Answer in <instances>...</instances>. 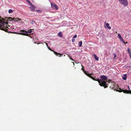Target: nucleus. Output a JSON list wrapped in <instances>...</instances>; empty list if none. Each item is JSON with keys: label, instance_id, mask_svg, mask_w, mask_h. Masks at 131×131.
<instances>
[{"label": "nucleus", "instance_id": "nucleus-37", "mask_svg": "<svg viewBox=\"0 0 131 131\" xmlns=\"http://www.w3.org/2000/svg\"><path fill=\"white\" fill-rule=\"evenodd\" d=\"M27 2H28L29 3V1L28 0V1H27Z\"/></svg>", "mask_w": 131, "mask_h": 131}, {"label": "nucleus", "instance_id": "nucleus-38", "mask_svg": "<svg viewBox=\"0 0 131 131\" xmlns=\"http://www.w3.org/2000/svg\"><path fill=\"white\" fill-rule=\"evenodd\" d=\"M107 82H108V81H107Z\"/></svg>", "mask_w": 131, "mask_h": 131}, {"label": "nucleus", "instance_id": "nucleus-13", "mask_svg": "<svg viewBox=\"0 0 131 131\" xmlns=\"http://www.w3.org/2000/svg\"><path fill=\"white\" fill-rule=\"evenodd\" d=\"M82 41H81L79 42L78 43L79 46V47H81L82 46Z\"/></svg>", "mask_w": 131, "mask_h": 131}, {"label": "nucleus", "instance_id": "nucleus-1", "mask_svg": "<svg viewBox=\"0 0 131 131\" xmlns=\"http://www.w3.org/2000/svg\"><path fill=\"white\" fill-rule=\"evenodd\" d=\"M9 18L7 17H6L4 18H3L2 19H0V29L4 31H5L7 32V31L8 29L9 28L7 27L6 25L8 24V23H5V21L7 22H9L10 21V20H9Z\"/></svg>", "mask_w": 131, "mask_h": 131}, {"label": "nucleus", "instance_id": "nucleus-17", "mask_svg": "<svg viewBox=\"0 0 131 131\" xmlns=\"http://www.w3.org/2000/svg\"><path fill=\"white\" fill-rule=\"evenodd\" d=\"M13 12V10L11 9H10L8 10V13H11Z\"/></svg>", "mask_w": 131, "mask_h": 131}, {"label": "nucleus", "instance_id": "nucleus-5", "mask_svg": "<svg viewBox=\"0 0 131 131\" xmlns=\"http://www.w3.org/2000/svg\"><path fill=\"white\" fill-rule=\"evenodd\" d=\"M51 7L53 9L57 10L58 8L57 6L53 2H51Z\"/></svg>", "mask_w": 131, "mask_h": 131}, {"label": "nucleus", "instance_id": "nucleus-29", "mask_svg": "<svg viewBox=\"0 0 131 131\" xmlns=\"http://www.w3.org/2000/svg\"><path fill=\"white\" fill-rule=\"evenodd\" d=\"M129 56H130V58H131V53H129Z\"/></svg>", "mask_w": 131, "mask_h": 131}, {"label": "nucleus", "instance_id": "nucleus-16", "mask_svg": "<svg viewBox=\"0 0 131 131\" xmlns=\"http://www.w3.org/2000/svg\"><path fill=\"white\" fill-rule=\"evenodd\" d=\"M32 31L31 29H30V30H28L27 31H26V33H31L32 32Z\"/></svg>", "mask_w": 131, "mask_h": 131}, {"label": "nucleus", "instance_id": "nucleus-24", "mask_svg": "<svg viewBox=\"0 0 131 131\" xmlns=\"http://www.w3.org/2000/svg\"><path fill=\"white\" fill-rule=\"evenodd\" d=\"M81 66H82V68L81 69V70H83V71H84V67L82 65H81Z\"/></svg>", "mask_w": 131, "mask_h": 131}, {"label": "nucleus", "instance_id": "nucleus-28", "mask_svg": "<svg viewBox=\"0 0 131 131\" xmlns=\"http://www.w3.org/2000/svg\"><path fill=\"white\" fill-rule=\"evenodd\" d=\"M75 39H73L72 40V42H74L75 41Z\"/></svg>", "mask_w": 131, "mask_h": 131}, {"label": "nucleus", "instance_id": "nucleus-26", "mask_svg": "<svg viewBox=\"0 0 131 131\" xmlns=\"http://www.w3.org/2000/svg\"><path fill=\"white\" fill-rule=\"evenodd\" d=\"M77 37V35H75V36H74L73 37V38H75Z\"/></svg>", "mask_w": 131, "mask_h": 131}, {"label": "nucleus", "instance_id": "nucleus-40", "mask_svg": "<svg viewBox=\"0 0 131 131\" xmlns=\"http://www.w3.org/2000/svg\"><path fill=\"white\" fill-rule=\"evenodd\" d=\"M35 43H36V42H35Z\"/></svg>", "mask_w": 131, "mask_h": 131}, {"label": "nucleus", "instance_id": "nucleus-22", "mask_svg": "<svg viewBox=\"0 0 131 131\" xmlns=\"http://www.w3.org/2000/svg\"><path fill=\"white\" fill-rule=\"evenodd\" d=\"M35 23V21H32L31 22V24L32 25L34 24Z\"/></svg>", "mask_w": 131, "mask_h": 131}, {"label": "nucleus", "instance_id": "nucleus-4", "mask_svg": "<svg viewBox=\"0 0 131 131\" xmlns=\"http://www.w3.org/2000/svg\"><path fill=\"white\" fill-rule=\"evenodd\" d=\"M46 45L48 47V48L51 51H52L54 53V54H55L56 56H58L59 57H61L62 56L63 54H61L60 53H57V52L53 50L50 48L48 46V44L47 43H46Z\"/></svg>", "mask_w": 131, "mask_h": 131}, {"label": "nucleus", "instance_id": "nucleus-19", "mask_svg": "<svg viewBox=\"0 0 131 131\" xmlns=\"http://www.w3.org/2000/svg\"><path fill=\"white\" fill-rule=\"evenodd\" d=\"M67 55H68V56L69 57L70 59H71L72 60V61H74V60L73 59H72L70 56V55L68 54H67Z\"/></svg>", "mask_w": 131, "mask_h": 131}, {"label": "nucleus", "instance_id": "nucleus-7", "mask_svg": "<svg viewBox=\"0 0 131 131\" xmlns=\"http://www.w3.org/2000/svg\"><path fill=\"white\" fill-rule=\"evenodd\" d=\"M88 72H86L85 73L88 76L91 78V79L93 80H94L95 81L96 79L92 76L91 75L92 74H89L88 73Z\"/></svg>", "mask_w": 131, "mask_h": 131}, {"label": "nucleus", "instance_id": "nucleus-25", "mask_svg": "<svg viewBox=\"0 0 131 131\" xmlns=\"http://www.w3.org/2000/svg\"><path fill=\"white\" fill-rule=\"evenodd\" d=\"M113 81L111 80H108V82L109 83H112Z\"/></svg>", "mask_w": 131, "mask_h": 131}, {"label": "nucleus", "instance_id": "nucleus-15", "mask_svg": "<svg viewBox=\"0 0 131 131\" xmlns=\"http://www.w3.org/2000/svg\"><path fill=\"white\" fill-rule=\"evenodd\" d=\"M119 39L123 43H125V42H124L123 39L122 38V37L120 38Z\"/></svg>", "mask_w": 131, "mask_h": 131}, {"label": "nucleus", "instance_id": "nucleus-12", "mask_svg": "<svg viewBox=\"0 0 131 131\" xmlns=\"http://www.w3.org/2000/svg\"><path fill=\"white\" fill-rule=\"evenodd\" d=\"M58 36L60 37H63V35L61 32H60L58 34Z\"/></svg>", "mask_w": 131, "mask_h": 131}, {"label": "nucleus", "instance_id": "nucleus-35", "mask_svg": "<svg viewBox=\"0 0 131 131\" xmlns=\"http://www.w3.org/2000/svg\"><path fill=\"white\" fill-rule=\"evenodd\" d=\"M114 90H117L116 89H114Z\"/></svg>", "mask_w": 131, "mask_h": 131}, {"label": "nucleus", "instance_id": "nucleus-21", "mask_svg": "<svg viewBox=\"0 0 131 131\" xmlns=\"http://www.w3.org/2000/svg\"><path fill=\"white\" fill-rule=\"evenodd\" d=\"M127 51L128 53H131L130 50L129 48H128Z\"/></svg>", "mask_w": 131, "mask_h": 131}, {"label": "nucleus", "instance_id": "nucleus-34", "mask_svg": "<svg viewBox=\"0 0 131 131\" xmlns=\"http://www.w3.org/2000/svg\"><path fill=\"white\" fill-rule=\"evenodd\" d=\"M120 90H122V89H121ZM127 90V89H126V90Z\"/></svg>", "mask_w": 131, "mask_h": 131}, {"label": "nucleus", "instance_id": "nucleus-27", "mask_svg": "<svg viewBox=\"0 0 131 131\" xmlns=\"http://www.w3.org/2000/svg\"><path fill=\"white\" fill-rule=\"evenodd\" d=\"M114 57H115V58L116 57V54H115V53H114Z\"/></svg>", "mask_w": 131, "mask_h": 131}, {"label": "nucleus", "instance_id": "nucleus-6", "mask_svg": "<svg viewBox=\"0 0 131 131\" xmlns=\"http://www.w3.org/2000/svg\"><path fill=\"white\" fill-rule=\"evenodd\" d=\"M119 92H123L124 93L131 94V91H116Z\"/></svg>", "mask_w": 131, "mask_h": 131}, {"label": "nucleus", "instance_id": "nucleus-31", "mask_svg": "<svg viewBox=\"0 0 131 131\" xmlns=\"http://www.w3.org/2000/svg\"><path fill=\"white\" fill-rule=\"evenodd\" d=\"M17 19L18 20H19V21H20L21 20V19H19L18 18H17Z\"/></svg>", "mask_w": 131, "mask_h": 131}, {"label": "nucleus", "instance_id": "nucleus-3", "mask_svg": "<svg viewBox=\"0 0 131 131\" xmlns=\"http://www.w3.org/2000/svg\"><path fill=\"white\" fill-rule=\"evenodd\" d=\"M119 3L124 6H126L128 5V4L127 0H118Z\"/></svg>", "mask_w": 131, "mask_h": 131}, {"label": "nucleus", "instance_id": "nucleus-33", "mask_svg": "<svg viewBox=\"0 0 131 131\" xmlns=\"http://www.w3.org/2000/svg\"><path fill=\"white\" fill-rule=\"evenodd\" d=\"M127 43V42H125V43H124L125 44H126V43Z\"/></svg>", "mask_w": 131, "mask_h": 131}, {"label": "nucleus", "instance_id": "nucleus-11", "mask_svg": "<svg viewBox=\"0 0 131 131\" xmlns=\"http://www.w3.org/2000/svg\"><path fill=\"white\" fill-rule=\"evenodd\" d=\"M122 78L124 80H126L127 79L126 74H125L123 75Z\"/></svg>", "mask_w": 131, "mask_h": 131}, {"label": "nucleus", "instance_id": "nucleus-18", "mask_svg": "<svg viewBox=\"0 0 131 131\" xmlns=\"http://www.w3.org/2000/svg\"><path fill=\"white\" fill-rule=\"evenodd\" d=\"M20 34L21 35H24L27 36H28L29 35V34H25V33H20Z\"/></svg>", "mask_w": 131, "mask_h": 131}, {"label": "nucleus", "instance_id": "nucleus-30", "mask_svg": "<svg viewBox=\"0 0 131 131\" xmlns=\"http://www.w3.org/2000/svg\"><path fill=\"white\" fill-rule=\"evenodd\" d=\"M105 28H106V22H105Z\"/></svg>", "mask_w": 131, "mask_h": 131}, {"label": "nucleus", "instance_id": "nucleus-2", "mask_svg": "<svg viewBox=\"0 0 131 131\" xmlns=\"http://www.w3.org/2000/svg\"><path fill=\"white\" fill-rule=\"evenodd\" d=\"M101 79L96 78L95 81L99 82V84L101 86H103L104 88H106V77L103 75L100 76Z\"/></svg>", "mask_w": 131, "mask_h": 131}, {"label": "nucleus", "instance_id": "nucleus-20", "mask_svg": "<svg viewBox=\"0 0 131 131\" xmlns=\"http://www.w3.org/2000/svg\"><path fill=\"white\" fill-rule=\"evenodd\" d=\"M20 31H22V32H25L26 33V32H26V30H20Z\"/></svg>", "mask_w": 131, "mask_h": 131}, {"label": "nucleus", "instance_id": "nucleus-36", "mask_svg": "<svg viewBox=\"0 0 131 131\" xmlns=\"http://www.w3.org/2000/svg\"><path fill=\"white\" fill-rule=\"evenodd\" d=\"M72 63H73V65H74V62H73Z\"/></svg>", "mask_w": 131, "mask_h": 131}, {"label": "nucleus", "instance_id": "nucleus-10", "mask_svg": "<svg viewBox=\"0 0 131 131\" xmlns=\"http://www.w3.org/2000/svg\"><path fill=\"white\" fill-rule=\"evenodd\" d=\"M93 55H94V58L97 61L99 60V58L95 54H93Z\"/></svg>", "mask_w": 131, "mask_h": 131}, {"label": "nucleus", "instance_id": "nucleus-14", "mask_svg": "<svg viewBox=\"0 0 131 131\" xmlns=\"http://www.w3.org/2000/svg\"><path fill=\"white\" fill-rule=\"evenodd\" d=\"M107 28L110 29L111 28V26H110L109 24L108 23H107Z\"/></svg>", "mask_w": 131, "mask_h": 131}, {"label": "nucleus", "instance_id": "nucleus-32", "mask_svg": "<svg viewBox=\"0 0 131 131\" xmlns=\"http://www.w3.org/2000/svg\"><path fill=\"white\" fill-rule=\"evenodd\" d=\"M127 86L128 87V89H129V90H130V88H129V86Z\"/></svg>", "mask_w": 131, "mask_h": 131}, {"label": "nucleus", "instance_id": "nucleus-8", "mask_svg": "<svg viewBox=\"0 0 131 131\" xmlns=\"http://www.w3.org/2000/svg\"><path fill=\"white\" fill-rule=\"evenodd\" d=\"M9 19H8V20H9L10 21H16L17 20L16 19H17V18H12L11 17H9ZM9 20H8V21Z\"/></svg>", "mask_w": 131, "mask_h": 131}, {"label": "nucleus", "instance_id": "nucleus-39", "mask_svg": "<svg viewBox=\"0 0 131 131\" xmlns=\"http://www.w3.org/2000/svg\"><path fill=\"white\" fill-rule=\"evenodd\" d=\"M39 43H37V44H38Z\"/></svg>", "mask_w": 131, "mask_h": 131}, {"label": "nucleus", "instance_id": "nucleus-9", "mask_svg": "<svg viewBox=\"0 0 131 131\" xmlns=\"http://www.w3.org/2000/svg\"><path fill=\"white\" fill-rule=\"evenodd\" d=\"M30 9L31 11H34L35 10V7L34 5H32L30 7Z\"/></svg>", "mask_w": 131, "mask_h": 131}, {"label": "nucleus", "instance_id": "nucleus-41", "mask_svg": "<svg viewBox=\"0 0 131 131\" xmlns=\"http://www.w3.org/2000/svg\"><path fill=\"white\" fill-rule=\"evenodd\" d=\"M130 84H131V82L130 83Z\"/></svg>", "mask_w": 131, "mask_h": 131}, {"label": "nucleus", "instance_id": "nucleus-23", "mask_svg": "<svg viewBox=\"0 0 131 131\" xmlns=\"http://www.w3.org/2000/svg\"><path fill=\"white\" fill-rule=\"evenodd\" d=\"M118 37L119 38V39L120 38H121L122 37L121 36V35L120 34H118Z\"/></svg>", "mask_w": 131, "mask_h": 131}]
</instances>
